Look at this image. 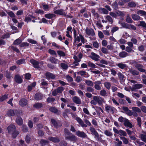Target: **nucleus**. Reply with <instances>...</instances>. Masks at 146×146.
<instances>
[{"mask_svg": "<svg viewBox=\"0 0 146 146\" xmlns=\"http://www.w3.org/2000/svg\"><path fill=\"white\" fill-rule=\"evenodd\" d=\"M76 135L78 137H80L85 138L87 137V135L83 131H79L76 132Z\"/></svg>", "mask_w": 146, "mask_h": 146, "instance_id": "nucleus-10", "label": "nucleus"}, {"mask_svg": "<svg viewBox=\"0 0 146 146\" xmlns=\"http://www.w3.org/2000/svg\"><path fill=\"white\" fill-rule=\"evenodd\" d=\"M137 13L141 16L146 15V12L143 10H139L137 11Z\"/></svg>", "mask_w": 146, "mask_h": 146, "instance_id": "nucleus-39", "label": "nucleus"}, {"mask_svg": "<svg viewBox=\"0 0 146 146\" xmlns=\"http://www.w3.org/2000/svg\"><path fill=\"white\" fill-rule=\"evenodd\" d=\"M76 120L82 127H87V125L84 124L83 121L79 117H76Z\"/></svg>", "mask_w": 146, "mask_h": 146, "instance_id": "nucleus-12", "label": "nucleus"}, {"mask_svg": "<svg viewBox=\"0 0 146 146\" xmlns=\"http://www.w3.org/2000/svg\"><path fill=\"white\" fill-rule=\"evenodd\" d=\"M91 55L89 57L92 60L95 61H98L99 60L100 56L99 55L96 54L94 52H92L91 53Z\"/></svg>", "mask_w": 146, "mask_h": 146, "instance_id": "nucleus-9", "label": "nucleus"}, {"mask_svg": "<svg viewBox=\"0 0 146 146\" xmlns=\"http://www.w3.org/2000/svg\"><path fill=\"white\" fill-rule=\"evenodd\" d=\"M45 75L46 78L48 79H54L55 77V76L49 72H47L46 74Z\"/></svg>", "mask_w": 146, "mask_h": 146, "instance_id": "nucleus-23", "label": "nucleus"}, {"mask_svg": "<svg viewBox=\"0 0 146 146\" xmlns=\"http://www.w3.org/2000/svg\"><path fill=\"white\" fill-rule=\"evenodd\" d=\"M102 52L105 54H107L109 53L108 49L105 47H102L101 49Z\"/></svg>", "mask_w": 146, "mask_h": 146, "instance_id": "nucleus-52", "label": "nucleus"}, {"mask_svg": "<svg viewBox=\"0 0 146 146\" xmlns=\"http://www.w3.org/2000/svg\"><path fill=\"white\" fill-rule=\"evenodd\" d=\"M55 100V99L54 98L49 97L47 98L46 102L48 103H52Z\"/></svg>", "mask_w": 146, "mask_h": 146, "instance_id": "nucleus-49", "label": "nucleus"}, {"mask_svg": "<svg viewBox=\"0 0 146 146\" xmlns=\"http://www.w3.org/2000/svg\"><path fill=\"white\" fill-rule=\"evenodd\" d=\"M102 82L100 81H98L94 82V88L95 89L97 90H100L101 89V87L100 85L101 84Z\"/></svg>", "mask_w": 146, "mask_h": 146, "instance_id": "nucleus-13", "label": "nucleus"}, {"mask_svg": "<svg viewBox=\"0 0 146 146\" xmlns=\"http://www.w3.org/2000/svg\"><path fill=\"white\" fill-rule=\"evenodd\" d=\"M48 139L54 143H58L60 141L59 139L56 137H50L48 138Z\"/></svg>", "mask_w": 146, "mask_h": 146, "instance_id": "nucleus-24", "label": "nucleus"}, {"mask_svg": "<svg viewBox=\"0 0 146 146\" xmlns=\"http://www.w3.org/2000/svg\"><path fill=\"white\" fill-rule=\"evenodd\" d=\"M131 17L132 18V19L134 20H135V21L139 20L141 18V17L139 15H138L136 14H132L131 15Z\"/></svg>", "mask_w": 146, "mask_h": 146, "instance_id": "nucleus-26", "label": "nucleus"}, {"mask_svg": "<svg viewBox=\"0 0 146 146\" xmlns=\"http://www.w3.org/2000/svg\"><path fill=\"white\" fill-rule=\"evenodd\" d=\"M120 24L121 26L123 28L129 29V25L130 24H129L126 23L125 22L121 23H119Z\"/></svg>", "mask_w": 146, "mask_h": 146, "instance_id": "nucleus-30", "label": "nucleus"}, {"mask_svg": "<svg viewBox=\"0 0 146 146\" xmlns=\"http://www.w3.org/2000/svg\"><path fill=\"white\" fill-rule=\"evenodd\" d=\"M124 125L126 127H128L130 128L132 127L133 125L132 124L129 122V120L127 119L123 123Z\"/></svg>", "mask_w": 146, "mask_h": 146, "instance_id": "nucleus-25", "label": "nucleus"}, {"mask_svg": "<svg viewBox=\"0 0 146 146\" xmlns=\"http://www.w3.org/2000/svg\"><path fill=\"white\" fill-rule=\"evenodd\" d=\"M60 65L62 68L64 70H66L68 67V64L63 63H61Z\"/></svg>", "mask_w": 146, "mask_h": 146, "instance_id": "nucleus-36", "label": "nucleus"}, {"mask_svg": "<svg viewBox=\"0 0 146 146\" xmlns=\"http://www.w3.org/2000/svg\"><path fill=\"white\" fill-rule=\"evenodd\" d=\"M143 86L142 84H136L133 85V87L131 88V91L136 92L138 89L141 88Z\"/></svg>", "mask_w": 146, "mask_h": 146, "instance_id": "nucleus-7", "label": "nucleus"}, {"mask_svg": "<svg viewBox=\"0 0 146 146\" xmlns=\"http://www.w3.org/2000/svg\"><path fill=\"white\" fill-rule=\"evenodd\" d=\"M105 110L108 113H113V111L114 108L113 107L106 104L105 106Z\"/></svg>", "mask_w": 146, "mask_h": 146, "instance_id": "nucleus-6", "label": "nucleus"}, {"mask_svg": "<svg viewBox=\"0 0 146 146\" xmlns=\"http://www.w3.org/2000/svg\"><path fill=\"white\" fill-rule=\"evenodd\" d=\"M130 72L134 76L137 75L139 74L138 71L131 69L129 70Z\"/></svg>", "mask_w": 146, "mask_h": 146, "instance_id": "nucleus-29", "label": "nucleus"}, {"mask_svg": "<svg viewBox=\"0 0 146 146\" xmlns=\"http://www.w3.org/2000/svg\"><path fill=\"white\" fill-rule=\"evenodd\" d=\"M128 5L130 7H135L136 5V4L133 1H131L128 3Z\"/></svg>", "mask_w": 146, "mask_h": 146, "instance_id": "nucleus-57", "label": "nucleus"}, {"mask_svg": "<svg viewBox=\"0 0 146 146\" xmlns=\"http://www.w3.org/2000/svg\"><path fill=\"white\" fill-rule=\"evenodd\" d=\"M30 61L31 63L33 65L34 67L36 68H40L39 62L33 59L31 60Z\"/></svg>", "mask_w": 146, "mask_h": 146, "instance_id": "nucleus-14", "label": "nucleus"}, {"mask_svg": "<svg viewBox=\"0 0 146 146\" xmlns=\"http://www.w3.org/2000/svg\"><path fill=\"white\" fill-rule=\"evenodd\" d=\"M100 95L103 97L106 96H107V93L106 90L104 89H102L100 92Z\"/></svg>", "mask_w": 146, "mask_h": 146, "instance_id": "nucleus-35", "label": "nucleus"}, {"mask_svg": "<svg viewBox=\"0 0 146 146\" xmlns=\"http://www.w3.org/2000/svg\"><path fill=\"white\" fill-rule=\"evenodd\" d=\"M117 17V16L123 17L125 15L123 12L119 11H116Z\"/></svg>", "mask_w": 146, "mask_h": 146, "instance_id": "nucleus-42", "label": "nucleus"}, {"mask_svg": "<svg viewBox=\"0 0 146 146\" xmlns=\"http://www.w3.org/2000/svg\"><path fill=\"white\" fill-rule=\"evenodd\" d=\"M7 114L9 116H13L15 115V113L13 110H10L8 111Z\"/></svg>", "mask_w": 146, "mask_h": 146, "instance_id": "nucleus-34", "label": "nucleus"}, {"mask_svg": "<svg viewBox=\"0 0 146 146\" xmlns=\"http://www.w3.org/2000/svg\"><path fill=\"white\" fill-rule=\"evenodd\" d=\"M55 15L53 14L49 13L45 15V17L46 18L51 19L55 17Z\"/></svg>", "mask_w": 146, "mask_h": 146, "instance_id": "nucleus-33", "label": "nucleus"}, {"mask_svg": "<svg viewBox=\"0 0 146 146\" xmlns=\"http://www.w3.org/2000/svg\"><path fill=\"white\" fill-rule=\"evenodd\" d=\"M49 110L51 112L54 113H57L58 111V110L55 107H52L50 108Z\"/></svg>", "mask_w": 146, "mask_h": 146, "instance_id": "nucleus-45", "label": "nucleus"}, {"mask_svg": "<svg viewBox=\"0 0 146 146\" xmlns=\"http://www.w3.org/2000/svg\"><path fill=\"white\" fill-rule=\"evenodd\" d=\"M135 67L141 72H145V70L143 68V66L142 64H137L135 65Z\"/></svg>", "mask_w": 146, "mask_h": 146, "instance_id": "nucleus-17", "label": "nucleus"}, {"mask_svg": "<svg viewBox=\"0 0 146 146\" xmlns=\"http://www.w3.org/2000/svg\"><path fill=\"white\" fill-rule=\"evenodd\" d=\"M43 106L42 104L41 103H37L33 105V107L36 109H39Z\"/></svg>", "mask_w": 146, "mask_h": 146, "instance_id": "nucleus-32", "label": "nucleus"}, {"mask_svg": "<svg viewBox=\"0 0 146 146\" xmlns=\"http://www.w3.org/2000/svg\"><path fill=\"white\" fill-rule=\"evenodd\" d=\"M120 139L122 140L123 143L125 144L128 143L129 141L125 137H120Z\"/></svg>", "mask_w": 146, "mask_h": 146, "instance_id": "nucleus-47", "label": "nucleus"}, {"mask_svg": "<svg viewBox=\"0 0 146 146\" xmlns=\"http://www.w3.org/2000/svg\"><path fill=\"white\" fill-rule=\"evenodd\" d=\"M95 96L96 98L95 100L99 105H101L105 103V101L103 98L100 96Z\"/></svg>", "mask_w": 146, "mask_h": 146, "instance_id": "nucleus-5", "label": "nucleus"}, {"mask_svg": "<svg viewBox=\"0 0 146 146\" xmlns=\"http://www.w3.org/2000/svg\"><path fill=\"white\" fill-rule=\"evenodd\" d=\"M126 119V118H123L121 116L118 118V121L120 122L124 123Z\"/></svg>", "mask_w": 146, "mask_h": 146, "instance_id": "nucleus-62", "label": "nucleus"}, {"mask_svg": "<svg viewBox=\"0 0 146 146\" xmlns=\"http://www.w3.org/2000/svg\"><path fill=\"white\" fill-rule=\"evenodd\" d=\"M137 125L139 127H141V118L139 117H137Z\"/></svg>", "mask_w": 146, "mask_h": 146, "instance_id": "nucleus-55", "label": "nucleus"}, {"mask_svg": "<svg viewBox=\"0 0 146 146\" xmlns=\"http://www.w3.org/2000/svg\"><path fill=\"white\" fill-rule=\"evenodd\" d=\"M80 40H81L82 42L84 43L85 42V39L84 37L82 35H79V36H77L74 38V42L73 44L74 45H76V43L77 41L78 42H80Z\"/></svg>", "mask_w": 146, "mask_h": 146, "instance_id": "nucleus-4", "label": "nucleus"}, {"mask_svg": "<svg viewBox=\"0 0 146 146\" xmlns=\"http://www.w3.org/2000/svg\"><path fill=\"white\" fill-rule=\"evenodd\" d=\"M119 29L118 27H113L111 30V32L112 33H113L114 32L117 31Z\"/></svg>", "mask_w": 146, "mask_h": 146, "instance_id": "nucleus-64", "label": "nucleus"}, {"mask_svg": "<svg viewBox=\"0 0 146 146\" xmlns=\"http://www.w3.org/2000/svg\"><path fill=\"white\" fill-rule=\"evenodd\" d=\"M16 122L19 125H21L23 124V120L21 117H18L16 119Z\"/></svg>", "mask_w": 146, "mask_h": 146, "instance_id": "nucleus-28", "label": "nucleus"}, {"mask_svg": "<svg viewBox=\"0 0 146 146\" xmlns=\"http://www.w3.org/2000/svg\"><path fill=\"white\" fill-rule=\"evenodd\" d=\"M15 82L19 84L23 82L21 77L18 75H16L15 76Z\"/></svg>", "mask_w": 146, "mask_h": 146, "instance_id": "nucleus-19", "label": "nucleus"}, {"mask_svg": "<svg viewBox=\"0 0 146 146\" xmlns=\"http://www.w3.org/2000/svg\"><path fill=\"white\" fill-rule=\"evenodd\" d=\"M78 74L85 78H88L90 76L88 73L84 71H80L78 72Z\"/></svg>", "mask_w": 146, "mask_h": 146, "instance_id": "nucleus-15", "label": "nucleus"}, {"mask_svg": "<svg viewBox=\"0 0 146 146\" xmlns=\"http://www.w3.org/2000/svg\"><path fill=\"white\" fill-rule=\"evenodd\" d=\"M51 121L54 127H56V128H57L58 126L56 121L53 119H51Z\"/></svg>", "mask_w": 146, "mask_h": 146, "instance_id": "nucleus-51", "label": "nucleus"}, {"mask_svg": "<svg viewBox=\"0 0 146 146\" xmlns=\"http://www.w3.org/2000/svg\"><path fill=\"white\" fill-rule=\"evenodd\" d=\"M65 139H68L71 141L76 142L77 140V138L74 135L70 133L69 130L65 129L64 130Z\"/></svg>", "mask_w": 146, "mask_h": 146, "instance_id": "nucleus-1", "label": "nucleus"}, {"mask_svg": "<svg viewBox=\"0 0 146 146\" xmlns=\"http://www.w3.org/2000/svg\"><path fill=\"white\" fill-rule=\"evenodd\" d=\"M66 80L68 82H71L73 81V78L69 75H66Z\"/></svg>", "mask_w": 146, "mask_h": 146, "instance_id": "nucleus-59", "label": "nucleus"}, {"mask_svg": "<svg viewBox=\"0 0 146 146\" xmlns=\"http://www.w3.org/2000/svg\"><path fill=\"white\" fill-rule=\"evenodd\" d=\"M104 86L106 88L109 90L110 89L111 84L110 82H105L104 83Z\"/></svg>", "mask_w": 146, "mask_h": 146, "instance_id": "nucleus-37", "label": "nucleus"}, {"mask_svg": "<svg viewBox=\"0 0 146 146\" xmlns=\"http://www.w3.org/2000/svg\"><path fill=\"white\" fill-rule=\"evenodd\" d=\"M54 13L60 15L65 14L64 10L63 9H58L55 11Z\"/></svg>", "mask_w": 146, "mask_h": 146, "instance_id": "nucleus-22", "label": "nucleus"}, {"mask_svg": "<svg viewBox=\"0 0 146 146\" xmlns=\"http://www.w3.org/2000/svg\"><path fill=\"white\" fill-rule=\"evenodd\" d=\"M132 109L133 111L137 112L138 113H140L141 111L140 108L137 107H133L132 108Z\"/></svg>", "mask_w": 146, "mask_h": 146, "instance_id": "nucleus-41", "label": "nucleus"}, {"mask_svg": "<svg viewBox=\"0 0 146 146\" xmlns=\"http://www.w3.org/2000/svg\"><path fill=\"white\" fill-rule=\"evenodd\" d=\"M126 21L128 23H131L133 22V21L130 17L129 15H127L126 18Z\"/></svg>", "mask_w": 146, "mask_h": 146, "instance_id": "nucleus-40", "label": "nucleus"}, {"mask_svg": "<svg viewBox=\"0 0 146 146\" xmlns=\"http://www.w3.org/2000/svg\"><path fill=\"white\" fill-rule=\"evenodd\" d=\"M88 66L90 67L94 68L96 67V65L90 61L88 62Z\"/></svg>", "mask_w": 146, "mask_h": 146, "instance_id": "nucleus-56", "label": "nucleus"}, {"mask_svg": "<svg viewBox=\"0 0 146 146\" xmlns=\"http://www.w3.org/2000/svg\"><path fill=\"white\" fill-rule=\"evenodd\" d=\"M116 65L119 68L122 69H124L127 67V65L124 64L123 62L116 63Z\"/></svg>", "mask_w": 146, "mask_h": 146, "instance_id": "nucleus-16", "label": "nucleus"}, {"mask_svg": "<svg viewBox=\"0 0 146 146\" xmlns=\"http://www.w3.org/2000/svg\"><path fill=\"white\" fill-rule=\"evenodd\" d=\"M139 22L140 23L139 24V25L145 28L146 29V23L144 21H140Z\"/></svg>", "mask_w": 146, "mask_h": 146, "instance_id": "nucleus-58", "label": "nucleus"}, {"mask_svg": "<svg viewBox=\"0 0 146 146\" xmlns=\"http://www.w3.org/2000/svg\"><path fill=\"white\" fill-rule=\"evenodd\" d=\"M140 137L141 139L144 142L146 143V135L143 134H141L140 135Z\"/></svg>", "mask_w": 146, "mask_h": 146, "instance_id": "nucleus-43", "label": "nucleus"}, {"mask_svg": "<svg viewBox=\"0 0 146 146\" xmlns=\"http://www.w3.org/2000/svg\"><path fill=\"white\" fill-rule=\"evenodd\" d=\"M92 13L93 14V15L94 16V18L96 19L98 18L99 17V15L98 14L96 13L95 10L94 9H92L91 10Z\"/></svg>", "mask_w": 146, "mask_h": 146, "instance_id": "nucleus-27", "label": "nucleus"}, {"mask_svg": "<svg viewBox=\"0 0 146 146\" xmlns=\"http://www.w3.org/2000/svg\"><path fill=\"white\" fill-rule=\"evenodd\" d=\"M106 18L110 22L112 23L113 21V19L109 15H107L106 16Z\"/></svg>", "mask_w": 146, "mask_h": 146, "instance_id": "nucleus-54", "label": "nucleus"}, {"mask_svg": "<svg viewBox=\"0 0 146 146\" xmlns=\"http://www.w3.org/2000/svg\"><path fill=\"white\" fill-rule=\"evenodd\" d=\"M73 102L77 104H81V101L80 98L77 97V96H74L73 98Z\"/></svg>", "mask_w": 146, "mask_h": 146, "instance_id": "nucleus-21", "label": "nucleus"}, {"mask_svg": "<svg viewBox=\"0 0 146 146\" xmlns=\"http://www.w3.org/2000/svg\"><path fill=\"white\" fill-rule=\"evenodd\" d=\"M22 41V40L21 39H17L14 41L13 44L15 45H18L20 44Z\"/></svg>", "mask_w": 146, "mask_h": 146, "instance_id": "nucleus-46", "label": "nucleus"}, {"mask_svg": "<svg viewBox=\"0 0 146 146\" xmlns=\"http://www.w3.org/2000/svg\"><path fill=\"white\" fill-rule=\"evenodd\" d=\"M49 60L52 63L56 64L57 63L58 60L53 57H50L49 59Z\"/></svg>", "mask_w": 146, "mask_h": 146, "instance_id": "nucleus-31", "label": "nucleus"}, {"mask_svg": "<svg viewBox=\"0 0 146 146\" xmlns=\"http://www.w3.org/2000/svg\"><path fill=\"white\" fill-rule=\"evenodd\" d=\"M57 52L58 54L61 56H65V53L61 50H58Z\"/></svg>", "mask_w": 146, "mask_h": 146, "instance_id": "nucleus-53", "label": "nucleus"}, {"mask_svg": "<svg viewBox=\"0 0 146 146\" xmlns=\"http://www.w3.org/2000/svg\"><path fill=\"white\" fill-rule=\"evenodd\" d=\"M25 61L24 59H21L17 61L16 63L20 65L25 62Z\"/></svg>", "mask_w": 146, "mask_h": 146, "instance_id": "nucleus-61", "label": "nucleus"}, {"mask_svg": "<svg viewBox=\"0 0 146 146\" xmlns=\"http://www.w3.org/2000/svg\"><path fill=\"white\" fill-rule=\"evenodd\" d=\"M85 83L86 85L90 86H92L94 85L93 82L89 80H85Z\"/></svg>", "mask_w": 146, "mask_h": 146, "instance_id": "nucleus-38", "label": "nucleus"}, {"mask_svg": "<svg viewBox=\"0 0 146 146\" xmlns=\"http://www.w3.org/2000/svg\"><path fill=\"white\" fill-rule=\"evenodd\" d=\"M86 35L88 36H93L95 35L94 31L92 29L87 28L85 30Z\"/></svg>", "mask_w": 146, "mask_h": 146, "instance_id": "nucleus-8", "label": "nucleus"}, {"mask_svg": "<svg viewBox=\"0 0 146 146\" xmlns=\"http://www.w3.org/2000/svg\"><path fill=\"white\" fill-rule=\"evenodd\" d=\"M119 56L121 58H124L128 56V54L126 52L123 51L119 53Z\"/></svg>", "mask_w": 146, "mask_h": 146, "instance_id": "nucleus-20", "label": "nucleus"}, {"mask_svg": "<svg viewBox=\"0 0 146 146\" xmlns=\"http://www.w3.org/2000/svg\"><path fill=\"white\" fill-rule=\"evenodd\" d=\"M43 97V95L41 93H36L35 96V99L37 100H41Z\"/></svg>", "mask_w": 146, "mask_h": 146, "instance_id": "nucleus-18", "label": "nucleus"}, {"mask_svg": "<svg viewBox=\"0 0 146 146\" xmlns=\"http://www.w3.org/2000/svg\"><path fill=\"white\" fill-rule=\"evenodd\" d=\"M100 10L104 14H107L108 13V11L106 9L101 8L100 9Z\"/></svg>", "mask_w": 146, "mask_h": 146, "instance_id": "nucleus-60", "label": "nucleus"}, {"mask_svg": "<svg viewBox=\"0 0 146 146\" xmlns=\"http://www.w3.org/2000/svg\"><path fill=\"white\" fill-rule=\"evenodd\" d=\"M104 133L107 136L111 137L112 136V133L108 130H106L104 132Z\"/></svg>", "mask_w": 146, "mask_h": 146, "instance_id": "nucleus-44", "label": "nucleus"}, {"mask_svg": "<svg viewBox=\"0 0 146 146\" xmlns=\"http://www.w3.org/2000/svg\"><path fill=\"white\" fill-rule=\"evenodd\" d=\"M16 127L13 125H10L7 128V130L9 133L13 134V137L15 138L19 134V132L18 131H15Z\"/></svg>", "mask_w": 146, "mask_h": 146, "instance_id": "nucleus-3", "label": "nucleus"}, {"mask_svg": "<svg viewBox=\"0 0 146 146\" xmlns=\"http://www.w3.org/2000/svg\"><path fill=\"white\" fill-rule=\"evenodd\" d=\"M90 130L91 134L93 135H94V137L97 141L101 142L103 141L101 138L103 136L102 135H99L94 128L92 127H90Z\"/></svg>", "mask_w": 146, "mask_h": 146, "instance_id": "nucleus-2", "label": "nucleus"}, {"mask_svg": "<svg viewBox=\"0 0 146 146\" xmlns=\"http://www.w3.org/2000/svg\"><path fill=\"white\" fill-rule=\"evenodd\" d=\"M5 76L6 78L9 79H10L13 78L12 76L11 75V73L8 71L6 72Z\"/></svg>", "mask_w": 146, "mask_h": 146, "instance_id": "nucleus-48", "label": "nucleus"}, {"mask_svg": "<svg viewBox=\"0 0 146 146\" xmlns=\"http://www.w3.org/2000/svg\"><path fill=\"white\" fill-rule=\"evenodd\" d=\"M28 103V101L25 98L21 99L19 102V105L22 107L26 106Z\"/></svg>", "mask_w": 146, "mask_h": 146, "instance_id": "nucleus-11", "label": "nucleus"}, {"mask_svg": "<svg viewBox=\"0 0 146 146\" xmlns=\"http://www.w3.org/2000/svg\"><path fill=\"white\" fill-rule=\"evenodd\" d=\"M40 143L42 144V146L47 144L48 143V141L46 140H45L43 139L41 140Z\"/></svg>", "mask_w": 146, "mask_h": 146, "instance_id": "nucleus-63", "label": "nucleus"}, {"mask_svg": "<svg viewBox=\"0 0 146 146\" xmlns=\"http://www.w3.org/2000/svg\"><path fill=\"white\" fill-rule=\"evenodd\" d=\"M118 134L121 136L123 135V136H125L127 135V133L126 132L122 130H119V133Z\"/></svg>", "mask_w": 146, "mask_h": 146, "instance_id": "nucleus-50", "label": "nucleus"}]
</instances>
